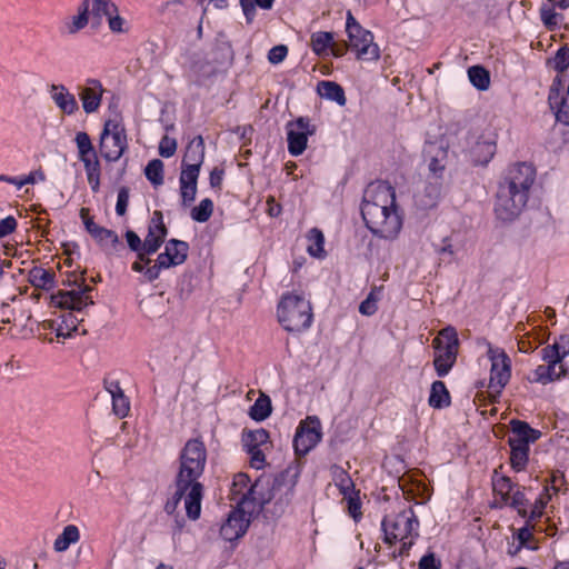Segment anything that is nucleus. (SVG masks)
<instances>
[{"mask_svg": "<svg viewBox=\"0 0 569 569\" xmlns=\"http://www.w3.org/2000/svg\"><path fill=\"white\" fill-rule=\"evenodd\" d=\"M317 92L321 98L335 101L340 107H343L347 103L343 88L335 81H319L317 84Z\"/></svg>", "mask_w": 569, "mask_h": 569, "instance_id": "obj_26", "label": "nucleus"}, {"mask_svg": "<svg viewBox=\"0 0 569 569\" xmlns=\"http://www.w3.org/2000/svg\"><path fill=\"white\" fill-rule=\"evenodd\" d=\"M536 168L527 162H516L507 168L498 183L495 214L503 222L513 221L526 207L536 180Z\"/></svg>", "mask_w": 569, "mask_h": 569, "instance_id": "obj_2", "label": "nucleus"}, {"mask_svg": "<svg viewBox=\"0 0 569 569\" xmlns=\"http://www.w3.org/2000/svg\"><path fill=\"white\" fill-rule=\"evenodd\" d=\"M381 529L385 533V543L393 545L398 540L417 539L419 537V520L415 511L408 508L399 513L385 516Z\"/></svg>", "mask_w": 569, "mask_h": 569, "instance_id": "obj_6", "label": "nucleus"}, {"mask_svg": "<svg viewBox=\"0 0 569 569\" xmlns=\"http://www.w3.org/2000/svg\"><path fill=\"white\" fill-rule=\"evenodd\" d=\"M361 217L373 236L393 239L402 228L396 191L385 181L371 182L363 192Z\"/></svg>", "mask_w": 569, "mask_h": 569, "instance_id": "obj_1", "label": "nucleus"}, {"mask_svg": "<svg viewBox=\"0 0 569 569\" xmlns=\"http://www.w3.org/2000/svg\"><path fill=\"white\" fill-rule=\"evenodd\" d=\"M127 148V136L121 117L114 113L104 121L99 139V152L107 161H117Z\"/></svg>", "mask_w": 569, "mask_h": 569, "instance_id": "obj_7", "label": "nucleus"}, {"mask_svg": "<svg viewBox=\"0 0 569 569\" xmlns=\"http://www.w3.org/2000/svg\"><path fill=\"white\" fill-rule=\"evenodd\" d=\"M433 346L437 350L433 359L435 370L439 377H445L457 360L459 348L457 330L451 326L443 328L439 337L433 340Z\"/></svg>", "mask_w": 569, "mask_h": 569, "instance_id": "obj_8", "label": "nucleus"}, {"mask_svg": "<svg viewBox=\"0 0 569 569\" xmlns=\"http://www.w3.org/2000/svg\"><path fill=\"white\" fill-rule=\"evenodd\" d=\"M80 539V531L77 526L68 525L63 531L57 537L53 543V549L57 552L66 551L72 543Z\"/></svg>", "mask_w": 569, "mask_h": 569, "instance_id": "obj_32", "label": "nucleus"}, {"mask_svg": "<svg viewBox=\"0 0 569 569\" xmlns=\"http://www.w3.org/2000/svg\"><path fill=\"white\" fill-rule=\"evenodd\" d=\"M168 230L163 223V217L160 211H154L149 223L148 234L144 238V254L156 252L162 244Z\"/></svg>", "mask_w": 569, "mask_h": 569, "instance_id": "obj_16", "label": "nucleus"}, {"mask_svg": "<svg viewBox=\"0 0 569 569\" xmlns=\"http://www.w3.org/2000/svg\"><path fill=\"white\" fill-rule=\"evenodd\" d=\"M268 440L269 432L263 428L257 430H244L241 437L242 446L246 451L259 449L262 445L267 443Z\"/></svg>", "mask_w": 569, "mask_h": 569, "instance_id": "obj_31", "label": "nucleus"}, {"mask_svg": "<svg viewBox=\"0 0 569 569\" xmlns=\"http://www.w3.org/2000/svg\"><path fill=\"white\" fill-rule=\"evenodd\" d=\"M124 237L129 248L137 253V260L132 263V270L142 272V240L132 230H128Z\"/></svg>", "mask_w": 569, "mask_h": 569, "instance_id": "obj_43", "label": "nucleus"}, {"mask_svg": "<svg viewBox=\"0 0 569 569\" xmlns=\"http://www.w3.org/2000/svg\"><path fill=\"white\" fill-rule=\"evenodd\" d=\"M567 372L568 368L566 365H560L559 367L551 363L540 365L532 371V375L528 379L530 382L547 385L566 377Z\"/></svg>", "mask_w": 569, "mask_h": 569, "instance_id": "obj_22", "label": "nucleus"}, {"mask_svg": "<svg viewBox=\"0 0 569 569\" xmlns=\"http://www.w3.org/2000/svg\"><path fill=\"white\" fill-rule=\"evenodd\" d=\"M271 400L266 393H260L254 403L250 407L249 416L254 421H263L271 415Z\"/></svg>", "mask_w": 569, "mask_h": 569, "instance_id": "obj_34", "label": "nucleus"}, {"mask_svg": "<svg viewBox=\"0 0 569 569\" xmlns=\"http://www.w3.org/2000/svg\"><path fill=\"white\" fill-rule=\"evenodd\" d=\"M343 498L348 500L349 515L355 519V521H358L362 516L359 491H356V493H351L350 496Z\"/></svg>", "mask_w": 569, "mask_h": 569, "instance_id": "obj_56", "label": "nucleus"}, {"mask_svg": "<svg viewBox=\"0 0 569 569\" xmlns=\"http://www.w3.org/2000/svg\"><path fill=\"white\" fill-rule=\"evenodd\" d=\"M333 33L327 31H318L311 34V48L317 56H322L330 50L333 44Z\"/></svg>", "mask_w": 569, "mask_h": 569, "instance_id": "obj_37", "label": "nucleus"}, {"mask_svg": "<svg viewBox=\"0 0 569 569\" xmlns=\"http://www.w3.org/2000/svg\"><path fill=\"white\" fill-rule=\"evenodd\" d=\"M549 490V486L545 485L543 490L539 495V497L535 500L532 505L530 503L529 507L531 508L528 509V516L527 518H525L527 520V523H531L542 517L545 508L551 500V495Z\"/></svg>", "mask_w": 569, "mask_h": 569, "instance_id": "obj_33", "label": "nucleus"}, {"mask_svg": "<svg viewBox=\"0 0 569 569\" xmlns=\"http://www.w3.org/2000/svg\"><path fill=\"white\" fill-rule=\"evenodd\" d=\"M91 28L94 30L101 26V13H112L117 10V6L112 0H91Z\"/></svg>", "mask_w": 569, "mask_h": 569, "instance_id": "obj_35", "label": "nucleus"}, {"mask_svg": "<svg viewBox=\"0 0 569 569\" xmlns=\"http://www.w3.org/2000/svg\"><path fill=\"white\" fill-rule=\"evenodd\" d=\"M277 317L286 331L302 332L312 325V307L303 295L287 292L280 298L277 307Z\"/></svg>", "mask_w": 569, "mask_h": 569, "instance_id": "obj_4", "label": "nucleus"}, {"mask_svg": "<svg viewBox=\"0 0 569 569\" xmlns=\"http://www.w3.org/2000/svg\"><path fill=\"white\" fill-rule=\"evenodd\" d=\"M203 486L200 481H191L183 490L184 508L189 519L197 520L201 513Z\"/></svg>", "mask_w": 569, "mask_h": 569, "instance_id": "obj_18", "label": "nucleus"}, {"mask_svg": "<svg viewBox=\"0 0 569 569\" xmlns=\"http://www.w3.org/2000/svg\"><path fill=\"white\" fill-rule=\"evenodd\" d=\"M18 221L13 216H8L0 221V239L16 231Z\"/></svg>", "mask_w": 569, "mask_h": 569, "instance_id": "obj_62", "label": "nucleus"}, {"mask_svg": "<svg viewBox=\"0 0 569 569\" xmlns=\"http://www.w3.org/2000/svg\"><path fill=\"white\" fill-rule=\"evenodd\" d=\"M111 399L112 411L114 415L119 418L126 417L130 410V401L129 398L124 395V391L111 397Z\"/></svg>", "mask_w": 569, "mask_h": 569, "instance_id": "obj_52", "label": "nucleus"}, {"mask_svg": "<svg viewBox=\"0 0 569 569\" xmlns=\"http://www.w3.org/2000/svg\"><path fill=\"white\" fill-rule=\"evenodd\" d=\"M527 489V487L518 485L512 491V498L510 501V508L517 510L521 518H527L528 508L530 506V501L526 497Z\"/></svg>", "mask_w": 569, "mask_h": 569, "instance_id": "obj_38", "label": "nucleus"}, {"mask_svg": "<svg viewBox=\"0 0 569 569\" xmlns=\"http://www.w3.org/2000/svg\"><path fill=\"white\" fill-rule=\"evenodd\" d=\"M321 427L317 417H308L299 423L293 438V448L297 456H306L321 440Z\"/></svg>", "mask_w": 569, "mask_h": 569, "instance_id": "obj_11", "label": "nucleus"}, {"mask_svg": "<svg viewBox=\"0 0 569 569\" xmlns=\"http://www.w3.org/2000/svg\"><path fill=\"white\" fill-rule=\"evenodd\" d=\"M204 160V141L202 136L194 137L187 146L181 164L198 163L201 168Z\"/></svg>", "mask_w": 569, "mask_h": 569, "instance_id": "obj_27", "label": "nucleus"}, {"mask_svg": "<svg viewBox=\"0 0 569 569\" xmlns=\"http://www.w3.org/2000/svg\"><path fill=\"white\" fill-rule=\"evenodd\" d=\"M206 462L194 458H181L179 457V470L176 476V481L181 486H190L191 481H199L203 475Z\"/></svg>", "mask_w": 569, "mask_h": 569, "instance_id": "obj_17", "label": "nucleus"}, {"mask_svg": "<svg viewBox=\"0 0 569 569\" xmlns=\"http://www.w3.org/2000/svg\"><path fill=\"white\" fill-rule=\"evenodd\" d=\"M68 284H74L79 289L70 291L59 290L57 293L52 295L51 301L56 307L81 312L86 307L94 303L90 296L93 287L86 284L83 276L74 278L72 281L68 280Z\"/></svg>", "mask_w": 569, "mask_h": 569, "instance_id": "obj_9", "label": "nucleus"}, {"mask_svg": "<svg viewBox=\"0 0 569 569\" xmlns=\"http://www.w3.org/2000/svg\"><path fill=\"white\" fill-rule=\"evenodd\" d=\"M200 169L198 163L181 164L180 187L182 186H197Z\"/></svg>", "mask_w": 569, "mask_h": 569, "instance_id": "obj_48", "label": "nucleus"}, {"mask_svg": "<svg viewBox=\"0 0 569 569\" xmlns=\"http://www.w3.org/2000/svg\"><path fill=\"white\" fill-rule=\"evenodd\" d=\"M558 73H563L569 68V47H560L555 57L548 61Z\"/></svg>", "mask_w": 569, "mask_h": 569, "instance_id": "obj_51", "label": "nucleus"}, {"mask_svg": "<svg viewBox=\"0 0 569 569\" xmlns=\"http://www.w3.org/2000/svg\"><path fill=\"white\" fill-rule=\"evenodd\" d=\"M333 479L336 486L338 487L340 493L343 497L350 496L351 493H356L357 490L355 488V483L349 473L345 469L336 467L333 470Z\"/></svg>", "mask_w": 569, "mask_h": 569, "instance_id": "obj_39", "label": "nucleus"}, {"mask_svg": "<svg viewBox=\"0 0 569 569\" xmlns=\"http://www.w3.org/2000/svg\"><path fill=\"white\" fill-rule=\"evenodd\" d=\"M51 98L56 106L68 116L76 113L79 110L78 101L71 92L63 84H52L50 88Z\"/></svg>", "mask_w": 569, "mask_h": 569, "instance_id": "obj_20", "label": "nucleus"}, {"mask_svg": "<svg viewBox=\"0 0 569 569\" xmlns=\"http://www.w3.org/2000/svg\"><path fill=\"white\" fill-rule=\"evenodd\" d=\"M510 428L513 437H509L508 441L529 446L541 437V431L531 428L528 422L519 419H512Z\"/></svg>", "mask_w": 569, "mask_h": 569, "instance_id": "obj_21", "label": "nucleus"}, {"mask_svg": "<svg viewBox=\"0 0 569 569\" xmlns=\"http://www.w3.org/2000/svg\"><path fill=\"white\" fill-rule=\"evenodd\" d=\"M28 281L36 290L50 291L56 287V273L34 266L28 271Z\"/></svg>", "mask_w": 569, "mask_h": 569, "instance_id": "obj_23", "label": "nucleus"}, {"mask_svg": "<svg viewBox=\"0 0 569 569\" xmlns=\"http://www.w3.org/2000/svg\"><path fill=\"white\" fill-rule=\"evenodd\" d=\"M253 486H257L258 489L259 482H254ZM251 487L252 485H250L249 476L246 473H238L233 478L231 492L233 496H239V498H237L238 501ZM233 499H236V497Z\"/></svg>", "mask_w": 569, "mask_h": 569, "instance_id": "obj_49", "label": "nucleus"}, {"mask_svg": "<svg viewBox=\"0 0 569 569\" xmlns=\"http://www.w3.org/2000/svg\"><path fill=\"white\" fill-rule=\"evenodd\" d=\"M89 212L90 210L88 208L80 209V218L82 219L87 232L97 241L101 248L106 250H116L117 247L121 244L118 234L110 229L97 224L92 217H90Z\"/></svg>", "mask_w": 569, "mask_h": 569, "instance_id": "obj_13", "label": "nucleus"}, {"mask_svg": "<svg viewBox=\"0 0 569 569\" xmlns=\"http://www.w3.org/2000/svg\"><path fill=\"white\" fill-rule=\"evenodd\" d=\"M541 359L555 366L565 365L563 359L569 355V335H561L553 343L541 349Z\"/></svg>", "mask_w": 569, "mask_h": 569, "instance_id": "obj_19", "label": "nucleus"}, {"mask_svg": "<svg viewBox=\"0 0 569 569\" xmlns=\"http://www.w3.org/2000/svg\"><path fill=\"white\" fill-rule=\"evenodd\" d=\"M555 113L556 120L565 126H569V104L568 97L563 96L555 101H548Z\"/></svg>", "mask_w": 569, "mask_h": 569, "instance_id": "obj_46", "label": "nucleus"}, {"mask_svg": "<svg viewBox=\"0 0 569 569\" xmlns=\"http://www.w3.org/2000/svg\"><path fill=\"white\" fill-rule=\"evenodd\" d=\"M510 447V466L513 471L521 472L527 468L529 461V446L508 441Z\"/></svg>", "mask_w": 569, "mask_h": 569, "instance_id": "obj_29", "label": "nucleus"}, {"mask_svg": "<svg viewBox=\"0 0 569 569\" xmlns=\"http://www.w3.org/2000/svg\"><path fill=\"white\" fill-rule=\"evenodd\" d=\"M288 54V48L284 44H278L272 47L268 52V60L272 64L282 62Z\"/></svg>", "mask_w": 569, "mask_h": 569, "instance_id": "obj_60", "label": "nucleus"}, {"mask_svg": "<svg viewBox=\"0 0 569 569\" xmlns=\"http://www.w3.org/2000/svg\"><path fill=\"white\" fill-rule=\"evenodd\" d=\"M177 151V141L173 138L163 136L159 143V153L163 158L172 157Z\"/></svg>", "mask_w": 569, "mask_h": 569, "instance_id": "obj_58", "label": "nucleus"}, {"mask_svg": "<svg viewBox=\"0 0 569 569\" xmlns=\"http://www.w3.org/2000/svg\"><path fill=\"white\" fill-rule=\"evenodd\" d=\"M530 523L526 522V526L520 528L517 532V539L519 541V545L515 552L509 551V553L515 555L517 551H519L521 548H528L531 550H536L537 547L529 546V541L533 539V535L530 531Z\"/></svg>", "mask_w": 569, "mask_h": 569, "instance_id": "obj_55", "label": "nucleus"}, {"mask_svg": "<svg viewBox=\"0 0 569 569\" xmlns=\"http://www.w3.org/2000/svg\"><path fill=\"white\" fill-rule=\"evenodd\" d=\"M488 355L491 360L490 388L500 393L511 377V360L505 351L496 355L491 348Z\"/></svg>", "mask_w": 569, "mask_h": 569, "instance_id": "obj_12", "label": "nucleus"}, {"mask_svg": "<svg viewBox=\"0 0 569 569\" xmlns=\"http://www.w3.org/2000/svg\"><path fill=\"white\" fill-rule=\"evenodd\" d=\"M496 142L480 138L470 150V157L475 164L486 166L496 153Z\"/></svg>", "mask_w": 569, "mask_h": 569, "instance_id": "obj_25", "label": "nucleus"}, {"mask_svg": "<svg viewBox=\"0 0 569 569\" xmlns=\"http://www.w3.org/2000/svg\"><path fill=\"white\" fill-rule=\"evenodd\" d=\"M106 17L108 20L109 28L112 32H124L123 29L124 19L119 16L118 9L114 12L110 13H101V18Z\"/></svg>", "mask_w": 569, "mask_h": 569, "instance_id": "obj_57", "label": "nucleus"}, {"mask_svg": "<svg viewBox=\"0 0 569 569\" xmlns=\"http://www.w3.org/2000/svg\"><path fill=\"white\" fill-rule=\"evenodd\" d=\"M188 252V242L170 239L166 243L164 251L158 256V262H160V266H164V268L180 266L187 260Z\"/></svg>", "mask_w": 569, "mask_h": 569, "instance_id": "obj_15", "label": "nucleus"}, {"mask_svg": "<svg viewBox=\"0 0 569 569\" xmlns=\"http://www.w3.org/2000/svg\"><path fill=\"white\" fill-rule=\"evenodd\" d=\"M78 94L87 114L94 113L101 106L104 89L98 79L89 78L83 86L78 87Z\"/></svg>", "mask_w": 569, "mask_h": 569, "instance_id": "obj_14", "label": "nucleus"}, {"mask_svg": "<svg viewBox=\"0 0 569 569\" xmlns=\"http://www.w3.org/2000/svg\"><path fill=\"white\" fill-rule=\"evenodd\" d=\"M555 7L548 2L540 7V18L542 23L548 30H555L558 28L560 20L563 19L561 13L555 11Z\"/></svg>", "mask_w": 569, "mask_h": 569, "instance_id": "obj_44", "label": "nucleus"}, {"mask_svg": "<svg viewBox=\"0 0 569 569\" xmlns=\"http://www.w3.org/2000/svg\"><path fill=\"white\" fill-rule=\"evenodd\" d=\"M83 163L88 182L91 187V190L97 193L100 190V176H101V166L98 159V154H93L91 157L84 158L80 160Z\"/></svg>", "mask_w": 569, "mask_h": 569, "instance_id": "obj_30", "label": "nucleus"}, {"mask_svg": "<svg viewBox=\"0 0 569 569\" xmlns=\"http://www.w3.org/2000/svg\"><path fill=\"white\" fill-rule=\"evenodd\" d=\"M346 32L349 39V48L356 52V58L362 61H378L380 49L373 41L371 31L365 29L350 10L346 16Z\"/></svg>", "mask_w": 569, "mask_h": 569, "instance_id": "obj_5", "label": "nucleus"}, {"mask_svg": "<svg viewBox=\"0 0 569 569\" xmlns=\"http://www.w3.org/2000/svg\"><path fill=\"white\" fill-rule=\"evenodd\" d=\"M103 388L111 397L123 392L120 378L114 372H110L104 376Z\"/></svg>", "mask_w": 569, "mask_h": 569, "instance_id": "obj_53", "label": "nucleus"}, {"mask_svg": "<svg viewBox=\"0 0 569 569\" xmlns=\"http://www.w3.org/2000/svg\"><path fill=\"white\" fill-rule=\"evenodd\" d=\"M250 456V466L257 470H260L266 465V456L263 451L259 449H253L252 451H246Z\"/></svg>", "mask_w": 569, "mask_h": 569, "instance_id": "obj_63", "label": "nucleus"}, {"mask_svg": "<svg viewBox=\"0 0 569 569\" xmlns=\"http://www.w3.org/2000/svg\"><path fill=\"white\" fill-rule=\"evenodd\" d=\"M307 239L309 242L307 247V251L309 252V254L316 258H323L326 252L323 248L325 236L322 231L319 230L318 228H312L311 230H309Z\"/></svg>", "mask_w": 569, "mask_h": 569, "instance_id": "obj_36", "label": "nucleus"}, {"mask_svg": "<svg viewBox=\"0 0 569 569\" xmlns=\"http://www.w3.org/2000/svg\"><path fill=\"white\" fill-rule=\"evenodd\" d=\"M286 129L288 151L293 157L303 153L307 148L308 137L315 134L317 130L308 117H299L293 121H289Z\"/></svg>", "mask_w": 569, "mask_h": 569, "instance_id": "obj_10", "label": "nucleus"}, {"mask_svg": "<svg viewBox=\"0 0 569 569\" xmlns=\"http://www.w3.org/2000/svg\"><path fill=\"white\" fill-rule=\"evenodd\" d=\"M129 202V189L127 187H121L118 191V199L116 204V212L118 216H123L127 211Z\"/></svg>", "mask_w": 569, "mask_h": 569, "instance_id": "obj_61", "label": "nucleus"}, {"mask_svg": "<svg viewBox=\"0 0 569 569\" xmlns=\"http://www.w3.org/2000/svg\"><path fill=\"white\" fill-rule=\"evenodd\" d=\"M74 142L78 148L79 160L91 157L97 153L90 136L84 131H79L76 134Z\"/></svg>", "mask_w": 569, "mask_h": 569, "instance_id": "obj_45", "label": "nucleus"}, {"mask_svg": "<svg viewBox=\"0 0 569 569\" xmlns=\"http://www.w3.org/2000/svg\"><path fill=\"white\" fill-rule=\"evenodd\" d=\"M428 403L433 409H442L450 406L451 397L443 381L436 380L432 382Z\"/></svg>", "mask_w": 569, "mask_h": 569, "instance_id": "obj_28", "label": "nucleus"}, {"mask_svg": "<svg viewBox=\"0 0 569 569\" xmlns=\"http://www.w3.org/2000/svg\"><path fill=\"white\" fill-rule=\"evenodd\" d=\"M470 82L478 90H487L490 86V74L487 69L481 66H472L468 69Z\"/></svg>", "mask_w": 569, "mask_h": 569, "instance_id": "obj_41", "label": "nucleus"}, {"mask_svg": "<svg viewBox=\"0 0 569 569\" xmlns=\"http://www.w3.org/2000/svg\"><path fill=\"white\" fill-rule=\"evenodd\" d=\"M176 491L170 500L167 501L164 506V510L167 513H173L179 502L183 498V490L186 486H181L178 481L174 480Z\"/></svg>", "mask_w": 569, "mask_h": 569, "instance_id": "obj_59", "label": "nucleus"}, {"mask_svg": "<svg viewBox=\"0 0 569 569\" xmlns=\"http://www.w3.org/2000/svg\"><path fill=\"white\" fill-rule=\"evenodd\" d=\"M268 499L263 496H257V486H252L243 496L238 500V506L234 510L230 511L228 518L220 527V536L226 541H236L241 538L248 530L250 519L247 515L260 510Z\"/></svg>", "mask_w": 569, "mask_h": 569, "instance_id": "obj_3", "label": "nucleus"}, {"mask_svg": "<svg viewBox=\"0 0 569 569\" xmlns=\"http://www.w3.org/2000/svg\"><path fill=\"white\" fill-rule=\"evenodd\" d=\"M492 490L497 492H512L518 483H515L509 477L499 475L497 470L492 475Z\"/></svg>", "mask_w": 569, "mask_h": 569, "instance_id": "obj_50", "label": "nucleus"}, {"mask_svg": "<svg viewBox=\"0 0 569 569\" xmlns=\"http://www.w3.org/2000/svg\"><path fill=\"white\" fill-rule=\"evenodd\" d=\"M419 569H441V562L435 553L429 552L420 559Z\"/></svg>", "mask_w": 569, "mask_h": 569, "instance_id": "obj_64", "label": "nucleus"}, {"mask_svg": "<svg viewBox=\"0 0 569 569\" xmlns=\"http://www.w3.org/2000/svg\"><path fill=\"white\" fill-rule=\"evenodd\" d=\"M212 212L213 202L211 199L206 198L191 210V218L197 222H206L210 219Z\"/></svg>", "mask_w": 569, "mask_h": 569, "instance_id": "obj_47", "label": "nucleus"}, {"mask_svg": "<svg viewBox=\"0 0 569 569\" xmlns=\"http://www.w3.org/2000/svg\"><path fill=\"white\" fill-rule=\"evenodd\" d=\"M91 0H82L78 7V13L71 18V21L66 23L69 34H76L84 29L89 23L91 24L92 11L90 12Z\"/></svg>", "mask_w": 569, "mask_h": 569, "instance_id": "obj_24", "label": "nucleus"}, {"mask_svg": "<svg viewBox=\"0 0 569 569\" xmlns=\"http://www.w3.org/2000/svg\"><path fill=\"white\" fill-rule=\"evenodd\" d=\"M379 300L378 295L375 290H372L368 297L360 303L359 312L363 316H372L377 312L378 306L377 302Z\"/></svg>", "mask_w": 569, "mask_h": 569, "instance_id": "obj_54", "label": "nucleus"}, {"mask_svg": "<svg viewBox=\"0 0 569 569\" xmlns=\"http://www.w3.org/2000/svg\"><path fill=\"white\" fill-rule=\"evenodd\" d=\"M163 168L164 164L160 159H153L144 167V177L156 188L163 184Z\"/></svg>", "mask_w": 569, "mask_h": 569, "instance_id": "obj_42", "label": "nucleus"}, {"mask_svg": "<svg viewBox=\"0 0 569 569\" xmlns=\"http://www.w3.org/2000/svg\"><path fill=\"white\" fill-rule=\"evenodd\" d=\"M181 458H194L207 461V449L202 440L190 439L184 445L180 453Z\"/></svg>", "mask_w": 569, "mask_h": 569, "instance_id": "obj_40", "label": "nucleus"}]
</instances>
